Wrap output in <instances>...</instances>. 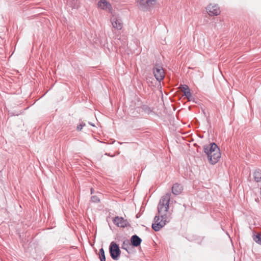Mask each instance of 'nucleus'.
<instances>
[{"mask_svg":"<svg viewBox=\"0 0 261 261\" xmlns=\"http://www.w3.org/2000/svg\"><path fill=\"white\" fill-rule=\"evenodd\" d=\"M170 195V193H167L161 197L159 201L158 206L159 215L155 216L152 224V228L155 231H159L169 222L166 213L169 208Z\"/></svg>","mask_w":261,"mask_h":261,"instance_id":"f257e3e1","label":"nucleus"},{"mask_svg":"<svg viewBox=\"0 0 261 261\" xmlns=\"http://www.w3.org/2000/svg\"><path fill=\"white\" fill-rule=\"evenodd\" d=\"M204 152L207 155L209 162L211 164H215L218 162L221 156V153L218 146L215 143H211L209 145L204 146Z\"/></svg>","mask_w":261,"mask_h":261,"instance_id":"f03ea898","label":"nucleus"},{"mask_svg":"<svg viewBox=\"0 0 261 261\" xmlns=\"http://www.w3.org/2000/svg\"><path fill=\"white\" fill-rule=\"evenodd\" d=\"M158 0H136L138 9L143 12L150 11L156 5Z\"/></svg>","mask_w":261,"mask_h":261,"instance_id":"7ed1b4c3","label":"nucleus"},{"mask_svg":"<svg viewBox=\"0 0 261 261\" xmlns=\"http://www.w3.org/2000/svg\"><path fill=\"white\" fill-rule=\"evenodd\" d=\"M110 21L113 28L117 30H121L123 28V22L121 17L112 13L110 18Z\"/></svg>","mask_w":261,"mask_h":261,"instance_id":"20e7f679","label":"nucleus"},{"mask_svg":"<svg viewBox=\"0 0 261 261\" xmlns=\"http://www.w3.org/2000/svg\"><path fill=\"white\" fill-rule=\"evenodd\" d=\"M110 253L112 259L117 260L120 255L121 251L119 246L114 242H112L110 245Z\"/></svg>","mask_w":261,"mask_h":261,"instance_id":"39448f33","label":"nucleus"},{"mask_svg":"<svg viewBox=\"0 0 261 261\" xmlns=\"http://www.w3.org/2000/svg\"><path fill=\"white\" fill-rule=\"evenodd\" d=\"M97 7L106 11L111 14L113 13V8L111 4L106 0H100L97 3Z\"/></svg>","mask_w":261,"mask_h":261,"instance_id":"423d86ee","label":"nucleus"},{"mask_svg":"<svg viewBox=\"0 0 261 261\" xmlns=\"http://www.w3.org/2000/svg\"><path fill=\"white\" fill-rule=\"evenodd\" d=\"M154 77L159 82L162 81L165 77V72L163 68L159 65H156L153 68Z\"/></svg>","mask_w":261,"mask_h":261,"instance_id":"0eeeda50","label":"nucleus"},{"mask_svg":"<svg viewBox=\"0 0 261 261\" xmlns=\"http://www.w3.org/2000/svg\"><path fill=\"white\" fill-rule=\"evenodd\" d=\"M206 10L210 16H217L220 13L219 7L217 5H209L206 7Z\"/></svg>","mask_w":261,"mask_h":261,"instance_id":"6e6552de","label":"nucleus"},{"mask_svg":"<svg viewBox=\"0 0 261 261\" xmlns=\"http://www.w3.org/2000/svg\"><path fill=\"white\" fill-rule=\"evenodd\" d=\"M113 223L118 227H125L127 226V221L121 217H115L113 219Z\"/></svg>","mask_w":261,"mask_h":261,"instance_id":"1a4fd4ad","label":"nucleus"},{"mask_svg":"<svg viewBox=\"0 0 261 261\" xmlns=\"http://www.w3.org/2000/svg\"><path fill=\"white\" fill-rule=\"evenodd\" d=\"M182 190V186L178 184H175L172 187V192L175 195H179Z\"/></svg>","mask_w":261,"mask_h":261,"instance_id":"9d476101","label":"nucleus"},{"mask_svg":"<svg viewBox=\"0 0 261 261\" xmlns=\"http://www.w3.org/2000/svg\"><path fill=\"white\" fill-rule=\"evenodd\" d=\"M131 244L135 247L139 246L142 242V240L137 235H134L130 239Z\"/></svg>","mask_w":261,"mask_h":261,"instance_id":"9b49d317","label":"nucleus"},{"mask_svg":"<svg viewBox=\"0 0 261 261\" xmlns=\"http://www.w3.org/2000/svg\"><path fill=\"white\" fill-rule=\"evenodd\" d=\"M67 4L72 9H77L80 6V3L78 0H67Z\"/></svg>","mask_w":261,"mask_h":261,"instance_id":"f8f14e48","label":"nucleus"},{"mask_svg":"<svg viewBox=\"0 0 261 261\" xmlns=\"http://www.w3.org/2000/svg\"><path fill=\"white\" fill-rule=\"evenodd\" d=\"M182 91L184 93V95L188 98H189L191 96V93L189 87L187 85H183L182 87Z\"/></svg>","mask_w":261,"mask_h":261,"instance_id":"ddd939ff","label":"nucleus"},{"mask_svg":"<svg viewBox=\"0 0 261 261\" xmlns=\"http://www.w3.org/2000/svg\"><path fill=\"white\" fill-rule=\"evenodd\" d=\"M254 180L256 182H259L261 180V171L259 169L256 170L253 173Z\"/></svg>","mask_w":261,"mask_h":261,"instance_id":"4468645a","label":"nucleus"},{"mask_svg":"<svg viewBox=\"0 0 261 261\" xmlns=\"http://www.w3.org/2000/svg\"><path fill=\"white\" fill-rule=\"evenodd\" d=\"M99 258L100 261H106L105 251L102 248L100 249L99 251Z\"/></svg>","mask_w":261,"mask_h":261,"instance_id":"2eb2a0df","label":"nucleus"},{"mask_svg":"<svg viewBox=\"0 0 261 261\" xmlns=\"http://www.w3.org/2000/svg\"><path fill=\"white\" fill-rule=\"evenodd\" d=\"M130 245L129 242L128 240H126L123 242V244L122 245V248L123 249L127 250V248L129 247Z\"/></svg>","mask_w":261,"mask_h":261,"instance_id":"dca6fc26","label":"nucleus"},{"mask_svg":"<svg viewBox=\"0 0 261 261\" xmlns=\"http://www.w3.org/2000/svg\"><path fill=\"white\" fill-rule=\"evenodd\" d=\"M253 239L256 243L261 245V237L259 234L255 236Z\"/></svg>","mask_w":261,"mask_h":261,"instance_id":"f3484780","label":"nucleus"},{"mask_svg":"<svg viewBox=\"0 0 261 261\" xmlns=\"http://www.w3.org/2000/svg\"><path fill=\"white\" fill-rule=\"evenodd\" d=\"M91 200L93 202L97 203L100 201V199L98 196L94 195L91 197Z\"/></svg>","mask_w":261,"mask_h":261,"instance_id":"a211bd4d","label":"nucleus"},{"mask_svg":"<svg viewBox=\"0 0 261 261\" xmlns=\"http://www.w3.org/2000/svg\"><path fill=\"white\" fill-rule=\"evenodd\" d=\"M83 125L82 124H80V125H77V129L78 130H81L83 128Z\"/></svg>","mask_w":261,"mask_h":261,"instance_id":"6ab92c4d","label":"nucleus"},{"mask_svg":"<svg viewBox=\"0 0 261 261\" xmlns=\"http://www.w3.org/2000/svg\"><path fill=\"white\" fill-rule=\"evenodd\" d=\"M93 188H91V194H93Z\"/></svg>","mask_w":261,"mask_h":261,"instance_id":"aec40b11","label":"nucleus"}]
</instances>
